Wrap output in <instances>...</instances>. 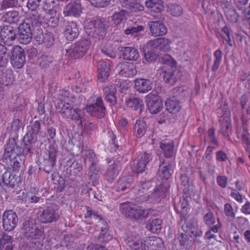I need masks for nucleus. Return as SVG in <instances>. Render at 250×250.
I'll return each instance as SVG.
<instances>
[{
  "instance_id": "60",
  "label": "nucleus",
  "mask_w": 250,
  "mask_h": 250,
  "mask_svg": "<svg viewBox=\"0 0 250 250\" xmlns=\"http://www.w3.org/2000/svg\"><path fill=\"white\" fill-rule=\"evenodd\" d=\"M84 131L87 133L92 134L98 130V126L94 123L86 121L83 125Z\"/></svg>"
},
{
  "instance_id": "63",
  "label": "nucleus",
  "mask_w": 250,
  "mask_h": 250,
  "mask_svg": "<svg viewBox=\"0 0 250 250\" xmlns=\"http://www.w3.org/2000/svg\"><path fill=\"white\" fill-rule=\"evenodd\" d=\"M208 137L211 143L218 146V142L215 137V129L214 127H211L208 130Z\"/></svg>"
},
{
  "instance_id": "25",
  "label": "nucleus",
  "mask_w": 250,
  "mask_h": 250,
  "mask_svg": "<svg viewBox=\"0 0 250 250\" xmlns=\"http://www.w3.org/2000/svg\"><path fill=\"white\" fill-rule=\"evenodd\" d=\"M168 190V187L166 186L165 184H161L150 195V198L155 202H160L167 196Z\"/></svg>"
},
{
  "instance_id": "26",
  "label": "nucleus",
  "mask_w": 250,
  "mask_h": 250,
  "mask_svg": "<svg viewBox=\"0 0 250 250\" xmlns=\"http://www.w3.org/2000/svg\"><path fill=\"white\" fill-rule=\"evenodd\" d=\"M153 82L147 79H137L135 81V88L140 93H145L151 90Z\"/></svg>"
},
{
  "instance_id": "62",
  "label": "nucleus",
  "mask_w": 250,
  "mask_h": 250,
  "mask_svg": "<svg viewBox=\"0 0 250 250\" xmlns=\"http://www.w3.org/2000/svg\"><path fill=\"white\" fill-rule=\"evenodd\" d=\"M40 63V66L42 68H46L53 61V58L51 56L42 55Z\"/></svg>"
},
{
  "instance_id": "42",
  "label": "nucleus",
  "mask_w": 250,
  "mask_h": 250,
  "mask_svg": "<svg viewBox=\"0 0 250 250\" xmlns=\"http://www.w3.org/2000/svg\"><path fill=\"white\" fill-rule=\"evenodd\" d=\"M3 21L10 24L17 23L20 20L19 13L17 11H10L2 16Z\"/></svg>"
},
{
  "instance_id": "53",
  "label": "nucleus",
  "mask_w": 250,
  "mask_h": 250,
  "mask_svg": "<svg viewBox=\"0 0 250 250\" xmlns=\"http://www.w3.org/2000/svg\"><path fill=\"white\" fill-rule=\"evenodd\" d=\"M55 42V37L52 33L46 31L43 35L42 43H44L48 48L52 46Z\"/></svg>"
},
{
  "instance_id": "49",
  "label": "nucleus",
  "mask_w": 250,
  "mask_h": 250,
  "mask_svg": "<svg viewBox=\"0 0 250 250\" xmlns=\"http://www.w3.org/2000/svg\"><path fill=\"white\" fill-rule=\"evenodd\" d=\"M13 239L14 238L10 235L6 234L2 235V237L0 239V247L13 249L15 246Z\"/></svg>"
},
{
  "instance_id": "64",
  "label": "nucleus",
  "mask_w": 250,
  "mask_h": 250,
  "mask_svg": "<svg viewBox=\"0 0 250 250\" xmlns=\"http://www.w3.org/2000/svg\"><path fill=\"white\" fill-rule=\"evenodd\" d=\"M177 239L182 246H188L191 243L188 235L185 233H180L177 237Z\"/></svg>"
},
{
  "instance_id": "3",
  "label": "nucleus",
  "mask_w": 250,
  "mask_h": 250,
  "mask_svg": "<svg viewBox=\"0 0 250 250\" xmlns=\"http://www.w3.org/2000/svg\"><path fill=\"white\" fill-rule=\"evenodd\" d=\"M120 209L125 217L131 220L141 221L147 217L148 212L142 207L130 202L120 204Z\"/></svg>"
},
{
  "instance_id": "58",
  "label": "nucleus",
  "mask_w": 250,
  "mask_h": 250,
  "mask_svg": "<svg viewBox=\"0 0 250 250\" xmlns=\"http://www.w3.org/2000/svg\"><path fill=\"white\" fill-rule=\"evenodd\" d=\"M112 236L110 234L109 229H102L98 238L102 242H106L112 239Z\"/></svg>"
},
{
  "instance_id": "57",
  "label": "nucleus",
  "mask_w": 250,
  "mask_h": 250,
  "mask_svg": "<svg viewBox=\"0 0 250 250\" xmlns=\"http://www.w3.org/2000/svg\"><path fill=\"white\" fill-rule=\"evenodd\" d=\"M144 27L143 26L138 25L137 26L129 27L125 29L124 32L126 35L136 36L139 32L144 31Z\"/></svg>"
},
{
  "instance_id": "20",
  "label": "nucleus",
  "mask_w": 250,
  "mask_h": 250,
  "mask_svg": "<svg viewBox=\"0 0 250 250\" xmlns=\"http://www.w3.org/2000/svg\"><path fill=\"white\" fill-rule=\"evenodd\" d=\"M151 35L154 37L161 36L167 33V28L160 21H151L148 23Z\"/></svg>"
},
{
  "instance_id": "52",
  "label": "nucleus",
  "mask_w": 250,
  "mask_h": 250,
  "mask_svg": "<svg viewBox=\"0 0 250 250\" xmlns=\"http://www.w3.org/2000/svg\"><path fill=\"white\" fill-rule=\"evenodd\" d=\"M213 55L215 59L211 70L212 71L215 72L218 69L221 63L222 58V52L220 49H218L214 52Z\"/></svg>"
},
{
  "instance_id": "13",
  "label": "nucleus",
  "mask_w": 250,
  "mask_h": 250,
  "mask_svg": "<svg viewBox=\"0 0 250 250\" xmlns=\"http://www.w3.org/2000/svg\"><path fill=\"white\" fill-rule=\"evenodd\" d=\"M0 36L3 45L10 48L17 39V30L10 25L0 26Z\"/></svg>"
},
{
  "instance_id": "36",
  "label": "nucleus",
  "mask_w": 250,
  "mask_h": 250,
  "mask_svg": "<svg viewBox=\"0 0 250 250\" xmlns=\"http://www.w3.org/2000/svg\"><path fill=\"white\" fill-rule=\"evenodd\" d=\"M145 245H149L147 250H159V248L163 247L162 239L158 237H151L146 238L145 239Z\"/></svg>"
},
{
  "instance_id": "61",
  "label": "nucleus",
  "mask_w": 250,
  "mask_h": 250,
  "mask_svg": "<svg viewBox=\"0 0 250 250\" xmlns=\"http://www.w3.org/2000/svg\"><path fill=\"white\" fill-rule=\"evenodd\" d=\"M217 221L218 222V224L215 225L214 226L211 227L208 231L206 232L205 237L208 239H210L214 237V235L211 233V232L214 233H216L218 231V229L220 228L221 225L219 223V220L218 219Z\"/></svg>"
},
{
  "instance_id": "28",
  "label": "nucleus",
  "mask_w": 250,
  "mask_h": 250,
  "mask_svg": "<svg viewBox=\"0 0 250 250\" xmlns=\"http://www.w3.org/2000/svg\"><path fill=\"white\" fill-rule=\"evenodd\" d=\"M119 3L123 7L130 10L131 12H136L144 10V6L136 0H119Z\"/></svg>"
},
{
  "instance_id": "44",
  "label": "nucleus",
  "mask_w": 250,
  "mask_h": 250,
  "mask_svg": "<svg viewBox=\"0 0 250 250\" xmlns=\"http://www.w3.org/2000/svg\"><path fill=\"white\" fill-rule=\"evenodd\" d=\"M127 12L126 10L122 9L116 12L111 17L114 23L116 24H120L125 22L127 18Z\"/></svg>"
},
{
  "instance_id": "39",
  "label": "nucleus",
  "mask_w": 250,
  "mask_h": 250,
  "mask_svg": "<svg viewBox=\"0 0 250 250\" xmlns=\"http://www.w3.org/2000/svg\"><path fill=\"white\" fill-rule=\"evenodd\" d=\"M160 147L163 151L166 158H170L173 154L174 144L172 141H164L160 142Z\"/></svg>"
},
{
  "instance_id": "22",
  "label": "nucleus",
  "mask_w": 250,
  "mask_h": 250,
  "mask_svg": "<svg viewBox=\"0 0 250 250\" xmlns=\"http://www.w3.org/2000/svg\"><path fill=\"white\" fill-rule=\"evenodd\" d=\"M81 4L80 0L70 2L64 8L63 13L65 16H78L81 13Z\"/></svg>"
},
{
  "instance_id": "14",
  "label": "nucleus",
  "mask_w": 250,
  "mask_h": 250,
  "mask_svg": "<svg viewBox=\"0 0 250 250\" xmlns=\"http://www.w3.org/2000/svg\"><path fill=\"white\" fill-rule=\"evenodd\" d=\"M18 222V215L12 210L5 211L2 215V226L5 231L13 230Z\"/></svg>"
},
{
  "instance_id": "43",
  "label": "nucleus",
  "mask_w": 250,
  "mask_h": 250,
  "mask_svg": "<svg viewBox=\"0 0 250 250\" xmlns=\"http://www.w3.org/2000/svg\"><path fill=\"white\" fill-rule=\"evenodd\" d=\"M162 223V220L159 218L150 219L147 223L146 229L152 233H156L161 229Z\"/></svg>"
},
{
  "instance_id": "21",
  "label": "nucleus",
  "mask_w": 250,
  "mask_h": 250,
  "mask_svg": "<svg viewBox=\"0 0 250 250\" xmlns=\"http://www.w3.org/2000/svg\"><path fill=\"white\" fill-rule=\"evenodd\" d=\"M79 33L77 25L75 22L68 21L65 23L63 34L68 41H72L76 39Z\"/></svg>"
},
{
  "instance_id": "15",
  "label": "nucleus",
  "mask_w": 250,
  "mask_h": 250,
  "mask_svg": "<svg viewBox=\"0 0 250 250\" xmlns=\"http://www.w3.org/2000/svg\"><path fill=\"white\" fill-rule=\"evenodd\" d=\"M31 15L33 22V25H32V38H34L38 44H42L44 34L41 27L42 22L41 21L39 15H36L34 14H31Z\"/></svg>"
},
{
  "instance_id": "24",
  "label": "nucleus",
  "mask_w": 250,
  "mask_h": 250,
  "mask_svg": "<svg viewBox=\"0 0 250 250\" xmlns=\"http://www.w3.org/2000/svg\"><path fill=\"white\" fill-rule=\"evenodd\" d=\"M145 60L148 62L155 61L159 55L157 49L150 41L143 48Z\"/></svg>"
},
{
  "instance_id": "4",
  "label": "nucleus",
  "mask_w": 250,
  "mask_h": 250,
  "mask_svg": "<svg viewBox=\"0 0 250 250\" xmlns=\"http://www.w3.org/2000/svg\"><path fill=\"white\" fill-rule=\"evenodd\" d=\"M91 44V42L86 39H82L70 46L65 45V51L67 54L74 59L83 57L87 53Z\"/></svg>"
},
{
  "instance_id": "48",
  "label": "nucleus",
  "mask_w": 250,
  "mask_h": 250,
  "mask_svg": "<svg viewBox=\"0 0 250 250\" xmlns=\"http://www.w3.org/2000/svg\"><path fill=\"white\" fill-rule=\"evenodd\" d=\"M126 104L127 107L136 110L139 108H141L143 105V101L137 97H131L126 100Z\"/></svg>"
},
{
  "instance_id": "9",
  "label": "nucleus",
  "mask_w": 250,
  "mask_h": 250,
  "mask_svg": "<svg viewBox=\"0 0 250 250\" xmlns=\"http://www.w3.org/2000/svg\"><path fill=\"white\" fill-rule=\"evenodd\" d=\"M9 55L11 64L14 68L19 69L23 66L25 62V54L22 47L19 45L11 47Z\"/></svg>"
},
{
  "instance_id": "5",
  "label": "nucleus",
  "mask_w": 250,
  "mask_h": 250,
  "mask_svg": "<svg viewBox=\"0 0 250 250\" xmlns=\"http://www.w3.org/2000/svg\"><path fill=\"white\" fill-rule=\"evenodd\" d=\"M32 15L30 14L24 21L18 27L17 31V39L21 43L27 44L32 39Z\"/></svg>"
},
{
  "instance_id": "30",
  "label": "nucleus",
  "mask_w": 250,
  "mask_h": 250,
  "mask_svg": "<svg viewBox=\"0 0 250 250\" xmlns=\"http://www.w3.org/2000/svg\"><path fill=\"white\" fill-rule=\"evenodd\" d=\"M153 43V46L155 47L159 52L162 50L167 52L170 49V41L169 39L164 38H159L150 41Z\"/></svg>"
},
{
  "instance_id": "47",
  "label": "nucleus",
  "mask_w": 250,
  "mask_h": 250,
  "mask_svg": "<svg viewBox=\"0 0 250 250\" xmlns=\"http://www.w3.org/2000/svg\"><path fill=\"white\" fill-rule=\"evenodd\" d=\"M2 181L6 186L14 188L16 183V179L15 178V175L6 171L2 175Z\"/></svg>"
},
{
  "instance_id": "8",
  "label": "nucleus",
  "mask_w": 250,
  "mask_h": 250,
  "mask_svg": "<svg viewBox=\"0 0 250 250\" xmlns=\"http://www.w3.org/2000/svg\"><path fill=\"white\" fill-rule=\"evenodd\" d=\"M24 144L23 147L19 146L15 139L12 138L9 140L8 144L7 150L8 151L14 150L15 155H26L29 153H33V145L35 143L34 139L28 140L29 139H25L24 137Z\"/></svg>"
},
{
  "instance_id": "10",
  "label": "nucleus",
  "mask_w": 250,
  "mask_h": 250,
  "mask_svg": "<svg viewBox=\"0 0 250 250\" xmlns=\"http://www.w3.org/2000/svg\"><path fill=\"white\" fill-rule=\"evenodd\" d=\"M152 156L151 153L146 152H140L131 165V168L134 172L142 173L145 171L147 164L151 161Z\"/></svg>"
},
{
  "instance_id": "38",
  "label": "nucleus",
  "mask_w": 250,
  "mask_h": 250,
  "mask_svg": "<svg viewBox=\"0 0 250 250\" xmlns=\"http://www.w3.org/2000/svg\"><path fill=\"white\" fill-rule=\"evenodd\" d=\"M165 105L167 110L171 113H176L181 109L179 100L172 97L167 100L165 102Z\"/></svg>"
},
{
  "instance_id": "7",
  "label": "nucleus",
  "mask_w": 250,
  "mask_h": 250,
  "mask_svg": "<svg viewBox=\"0 0 250 250\" xmlns=\"http://www.w3.org/2000/svg\"><path fill=\"white\" fill-rule=\"evenodd\" d=\"M58 152L57 147L54 145H50L47 149L48 156L40 162L39 169L47 173H50L56 165Z\"/></svg>"
},
{
  "instance_id": "16",
  "label": "nucleus",
  "mask_w": 250,
  "mask_h": 250,
  "mask_svg": "<svg viewBox=\"0 0 250 250\" xmlns=\"http://www.w3.org/2000/svg\"><path fill=\"white\" fill-rule=\"evenodd\" d=\"M146 102L151 114H156L163 108L162 100L158 95L149 93L146 96Z\"/></svg>"
},
{
  "instance_id": "19",
  "label": "nucleus",
  "mask_w": 250,
  "mask_h": 250,
  "mask_svg": "<svg viewBox=\"0 0 250 250\" xmlns=\"http://www.w3.org/2000/svg\"><path fill=\"white\" fill-rule=\"evenodd\" d=\"M117 69L121 75L125 77H132L135 75L137 70L135 64L128 62H123L119 63Z\"/></svg>"
},
{
  "instance_id": "6",
  "label": "nucleus",
  "mask_w": 250,
  "mask_h": 250,
  "mask_svg": "<svg viewBox=\"0 0 250 250\" xmlns=\"http://www.w3.org/2000/svg\"><path fill=\"white\" fill-rule=\"evenodd\" d=\"M37 215L39 220L42 223L56 222L60 216L59 207L55 204H50L46 208L40 209Z\"/></svg>"
},
{
  "instance_id": "45",
  "label": "nucleus",
  "mask_w": 250,
  "mask_h": 250,
  "mask_svg": "<svg viewBox=\"0 0 250 250\" xmlns=\"http://www.w3.org/2000/svg\"><path fill=\"white\" fill-rule=\"evenodd\" d=\"M131 186V181L128 178L124 177L118 180L116 185V191H123L129 188Z\"/></svg>"
},
{
  "instance_id": "1",
  "label": "nucleus",
  "mask_w": 250,
  "mask_h": 250,
  "mask_svg": "<svg viewBox=\"0 0 250 250\" xmlns=\"http://www.w3.org/2000/svg\"><path fill=\"white\" fill-rule=\"evenodd\" d=\"M84 102L85 99L81 96H73L67 101L59 100L55 106L57 112L63 117L79 121L83 117V112L78 108Z\"/></svg>"
},
{
  "instance_id": "32",
  "label": "nucleus",
  "mask_w": 250,
  "mask_h": 250,
  "mask_svg": "<svg viewBox=\"0 0 250 250\" xmlns=\"http://www.w3.org/2000/svg\"><path fill=\"white\" fill-rule=\"evenodd\" d=\"M97 68L99 72L100 78L102 82L105 81L108 77L110 66L108 62L101 60L98 62Z\"/></svg>"
},
{
  "instance_id": "56",
  "label": "nucleus",
  "mask_w": 250,
  "mask_h": 250,
  "mask_svg": "<svg viewBox=\"0 0 250 250\" xmlns=\"http://www.w3.org/2000/svg\"><path fill=\"white\" fill-rule=\"evenodd\" d=\"M49 13L44 16L45 20H46V23L49 26L55 27L59 23V17L57 16H52V14H50V10H49Z\"/></svg>"
},
{
  "instance_id": "12",
  "label": "nucleus",
  "mask_w": 250,
  "mask_h": 250,
  "mask_svg": "<svg viewBox=\"0 0 250 250\" xmlns=\"http://www.w3.org/2000/svg\"><path fill=\"white\" fill-rule=\"evenodd\" d=\"M86 110L91 116L99 119L103 118L106 113L103 101L100 97L96 98L93 104L87 105Z\"/></svg>"
},
{
  "instance_id": "2",
  "label": "nucleus",
  "mask_w": 250,
  "mask_h": 250,
  "mask_svg": "<svg viewBox=\"0 0 250 250\" xmlns=\"http://www.w3.org/2000/svg\"><path fill=\"white\" fill-rule=\"evenodd\" d=\"M108 27V23L105 19L96 18L87 21L84 30L87 35L100 41L105 37Z\"/></svg>"
},
{
  "instance_id": "29",
  "label": "nucleus",
  "mask_w": 250,
  "mask_h": 250,
  "mask_svg": "<svg viewBox=\"0 0 250 250\" xmlns=\"http://www.w3.org/2000/svg\"><path fill=\"white\" fill-rule=\"evenodd\" d=\"M105 100L112 105L116 103V88L114 84L106 86L103 88Z\"/></svg>"
},
{
  "instance_id": "41",
  "label": "nucleus",
  "mask_w": 250,
  "mask_h": 250,
  "mask_svg": "<svg viewBox=\"0 0 250 250\" xmlns=\"http://www.w3.org/2000/svg\"><path fill=\"white\" fill-rule=\"evenodd\" d=\"M119 171V167L118 163L114 161H110L106 171L107 176L111 179H114L118 174Z\"/></svg>"
},
{
  "instance_id": "59",
  "label": "nucleus",
  "mask_w": 250,
  "mask_h": 250,
  "mask_svg": "<svg viewBox=\"0 0 250 250\" xmlns=\"http://www.w3.org/2000/svg\"><path fill=\"white\" fill-rule=\"evenodd\" d=\"M101 51L104 54L112 59H115L117 56L116 52L113 50L112 47L109 45L104 47Z\"/></svg>"
},
{
  "instance_id": "50",
  "label": "nucleus",
  "mask_w": 250,
  "mask_h": 250,
  "mask_svg": "<svg viewBox=\"0 0 250 250\" xmlns=\"http://www.w3.org/2000/svg\"><path fill=\"white\" fill-rule=\"evenodd\" d=\"M171 93L173 95L172 98L179 100V101L184 99L188 95L187 91L183 87H175L172 90Z\"/></svg>"
},
{
  "instance_id": "23",
  "label": "nucleus",
  "mask_w": 250,
  "mask_h": 250,
  "mask_svg": "<svg viewBox=\"0 0 250 250\" xmlns=\"http://www.w3.org/2000/svg\"><path fill=\"white\" fill-rule=\"evenodd\" d=\"M182 227L184 231L190 233L191 237H200L202 235V231L198 228L197 220L194 218H192Z\"/></svg>"
},
{
  "instance_id": "18",
  "label": "nucleus",
  "mask_w": 250,
  "mask_h": 250,
  "mask_svg": "<svg viewBox=\"0 0 250 250\" xmlns=\"http://www.w3.org/2000/svg\"><path fill=\"white\" fill-rule=\"evenodd\" d=\"M173 173L172 165L166 163L165 160H160L157 176L162 181H167L171 178Z\"/></svg>"
},
{
  "instance_id": "17",
  "label": "nucleus",
  "mask_w": 250,
  "mask_h": 250,
  "mask_svg": "<svg viewBox=\"0 0 250 250\" xmlns=\"http://www.w3.org/2000/svg\"><path fill=\"white\" fill-rule=\"evenodd\" d=\"M119 49L120 56L124 60L136 61L140 57L138 49L134 47L121 46Z\"/></svg>"
},
{
  "instance_id": "55",
  "label": "nucleus",
  "mask_w": 250,
  "mask_h": 250,
  "mask_svg": "<svg viewBox=\"0 0 250 250\" xmlns=\"http://www.w3.org/2000/svg\"><path fill=\"white\" fill-rule=\"evenodd\" d=\"M100 171L98 167V163L91 164L89 166V176L92 180H96L98 178V173Z\"/></svg>"
},
{
  "instance_id": "34",
  "label": "nucleus",
  "mask_w": 250,
  "mask_h": 250,
  "mask_svg": "<svg viewBox=\"0 0 250 250\" xmlns=\"http://www.w3.org/2000/svg\"><path fill=\"white\" fill-rule=\"evenodd\" d=\"M25 106L24 100L21 97H17L14 103L11 110L16 111V117H22L24 115V108Z\"/></svg>"
},
{
  "instance_id": "46",
  "label": "nucleus",
  "mask_w": 250,
  "mask_h": 250,
  "mask_svg": "<svg viewBox=\"0 0 250 250\" xmlns=\"http://www.w3.org/2000/svg\"><path fill=\"white\" fill-rule=\"evenodd\" d=\"M219 132L224 137H229L231 134V125L229 118L227 117L226 121L221 124Z\"/></svg>"
},
{
  "instance_id": "51",
  "label": "nucleus",
  "mask_w": 250,
  "mask_h": 250,
  "mask_svg": "<svg viewBox=\"0 0 250 250\" xmlns=\"http://www.w3.org/2000/svg\"><path fill=\"white\" fill-rule=\"evenodd\" d=\"M203 220L206 225L210 226L215 222V218L214 213L210 210L204 211L203 213Z\"/></svg>"
},
{
  "instance_id": "37",
  "label": "nucleus",
  "mask_w": 250,
  "mask_h": 250,
  "mask_svg": "<svg viewBox=\"0 0 250 250\" xmlns=\"http://www.w3.org/2000/svg\"><path fill=\"white\" fill-rule=\"evenodd\" d=\"M147 128L146 121L142 119L137 120L134 127L136 136L139 138L142 137L145 134Z\"/></svg>"
},
{
  "instance_id": "33",
  "label": "nucleus",
  "mask_w": 250,
  "mask_h": 250,
  "mask_svg": "<svg viewBox=\"0 0 250 250\" xmlns=\"http://www.w3.org/2000/svg\"><path fill=\"white\" fill-rule=\"evenodd\" d=\"M125 243L134 250H139L143 246L144 241L137 235H131L125 239Z\"/></svg>"
},
{
  "instance_id": "31",
  "label": "nucleus",
  "mask_w": 250,
  "mask_h": 250,
  "mask_svg": "<svg viewBox=\"0 0 250 250\" xmlns=\"http://www.w3.org/2000/svg\"><path fill=\"white\" fill-rule=\"evenodd\" d=\"M41 132V124L39 121H36L31 125L27 126V131L25 134V138L28 140L34 139Z\"/></svg>"
},
{
  "instance_id": "27",
  "label": "nucleus",
  "mask_w": 250,
  "mask_h": 250,
  "mask_svg": "<svg viewBox=\"0 0 250 250\" xmlns=\"http://www.w3.org/2000/svg\"><path fill=\"white\" fill-rule=\"evenodd\" d=\"M179 73V71L175 67H171L170 69L165 70L164 72L163 80L166 83L171 86L173 85L178 79Z\"/></svg>"
},
{
  "instance_id": "54",
  "label": "nucleus",
  "mask_w": 250,
  "mask_h": 250,
  "mask_svg": "<svg viewBox=\"0 0 250 250\" xmlns=\"http://www.w3.org/2000/svg\"><path fill=\"white\" fill-rule=\"evenodd\" d=\"M46 132L47 134V139L52 144L55 145L56 143V137L57 135L56 129L52 125H48L47 126ZM55 146V145H54Z\"/></svg>"
},
{
  "instance_id": "35",
  "label": "nucleus",
  "mask_w": 250,
  "mask_h": 250,
  "mask_svg": "<svg viewBox=\"0 0 250 250\" xmlns=\"http://www.w3.org/2000/svg\"><path fill=\"white\" fill-rule=\"evenodd\" d=\"M145 5L151 11L155 13H161L164 9L162 0H147L145 1Z\"/></svg>"
},
{
  "instance_id": "40",
  "label": "nucleus",
  "mask_w": 250,
  "mask_h": 250,
  "mask_svg": "<svg viewBox=\"0 0 250 250\" xmlns=\"http://www.w3.org/2000/svg\"><path fill=\"white\" fill-rule=\"evenodd\" d=\"M10 48L0 43V67H4L8 62Z\"/></svg>"
},
{
  "instance_id": "11",
  "label": "nucleus",
  "mask_w": 250,
  "mask_h": 250,
  "mask_svg": "<svg viewBox=\"0 0 250 250\" xmlns=\"http://www.w3.org/2000/svg\"><path fill=\"white\" fill-rule=\"evenodd\" d=\"M22 229L24 236L27 238L38 237L42 234V230L38 228L35 219L31 217H29L24 221Z\"/></svg>"
}]
</instances>
